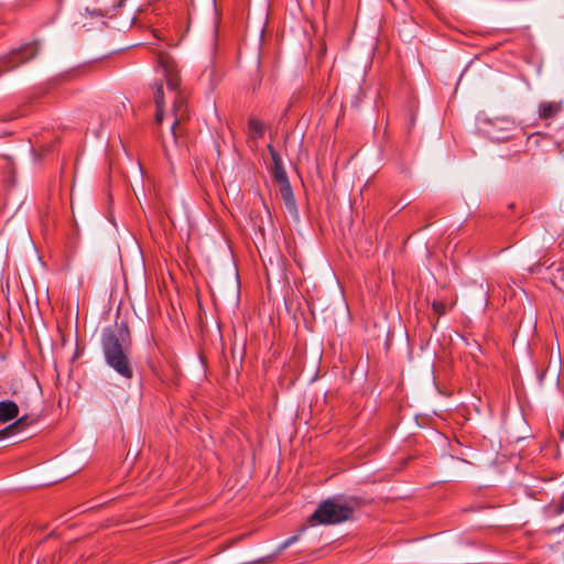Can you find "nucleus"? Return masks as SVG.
<instances>
[{"mask_svg":"<svg viewBox=\"0 0 564 564\" xmlns=\"http://www.w3.org/2000/svg\"><path fill=\"white\" fill-rule=\"evenodd\" d=\"M268 149L270 151V154H271V158H272V161H273V166L283 165L281 156L279 155L278 152H275L273 147L272 145H268Z\"/></svg>","mask_w":564,"mask_h":564,"instance_id":"obj_17","label":"nucleus"},{"mask_svg":"<svg viewBox=\"0 0 564 564\" xmlns=\"http://www.w3.org/2000/svg\"><path fill=\"white\" fill-rule=\"evenodd\" d=\"M101 348L106 364L123 379H132V337L127 319L116 321L113 327L102 329Z\"/></svg>","mask_w":564,"mask_h":564,"instance_id":"obj_1","label":"nucleus"},{"mask_svg":"<svg viewBox=\"0 0 564 564\" xmlns=\"http://www.w3.org/2000/svg\"><path fill=\"white\" fill-rule=\"evenodd\" d=\"M209 73V76L214 73V67H210V69H206L203 74V76H206V74Z\"/></svg>","mask_w":564,"mask_h":564,"instance_id":"obj_19","label":"nucleus"},{"mask_svg":"<svg viewBox=\"0 0 564 564\" xmlns=\"http://www.w3.org/2000/svg\"><path fill=\"white\" fill-rule=\"evenodd\" d=\"M552 264L549 269L552 270L550 275V281L554 285L556 290H558L564 295V268L561 265L554 268Z\"/></svg>","mask_w":564,"mask_h":564,"instance_id":"obj_10","label":"nucleus"},{"mask_svg":"<svg viewBox=\"0 0 564 564\" xmlns=\"http://www.w3.org/2000/svg\"><path fill=\"white\" fill-rule=\"evenodd\" d=\"M160 65L166 83L167 94L172 98L174 121L171 128L174 139H176L178 127L188 119L187 97L181 89V77L174 62L167 56H162L160 57Z\"/></svg>","mask_w":564,"mask_h":564,"instance_id":"obj_2","label":"nucleus"},{"mask_svg":"<svg viewBox=\"0 0 564 564\" xmlns=\"http://www.w3.org/2000/svg\"><path fill=\"white\" fill-rule=\"evenodd\" d=\"M279 189L289 214L294 218H299V209L290 182L279 185Z\"/></svg>","mask_w":564,"mask_h":564,"instance_id":"obj_6","label":"nucleus"},{"mask_svg":"<svg viewBox=\"0 0 564 564\" xmlns=\"http://www.w3.org/2000/svg\"><path fill=\"white\" fill-rule=\"evenodd\" d=\"M432 310L438 316H442L446 313V306L442 301H434L432 304Z\"/></svg>","mask_w":564,"mask_h":564,"instance_id":"obj_16","label":"nucleus"},{"mask_svg":"<svg viewBox=\"0 0 564 564\" xmlns=\"http://www.w3.org/2000/svg\"><path fill=\"white\" fill-rule=\"evenodd\" d=\"M15 433L14 425H8L7 427L0 430V440L11 436Z\"/></svg>","mask_w":564,"mask_h":564,"instance_id":"obj_18","label":"nucleus"},{"mask_svg":"<svg viewBox=\"0 0 564 564\" xmlns=\"http://www.w3.org/2000/svg\"><path fill=\"white\" fill-rule=\"evenodd\" d=\"M31 422L29 421L28 416H21L11 425H14V431L19 432L29 426Z\"/></svg>","mask_w":564,"mask_h":564,"instance_id":"obj_15","label":"nucleus"},{"mask_svg":"<svg viewBox=\"0 0 564 564\" xmlns=\"http://www.w3.org/2000/svg\"><path fill=\"white\" fill-rule=\"evenodd\" d=\"M249 132L252 133L254 139L262 138L264 134V127L261 120L257 118H249L248 120Z\"/></svg>","mask_w":564,"mask_h":564,"instance_id":"obj_12","label":"nucleus"},{"mask_svg":"<svg viewBox=\"0 0 564 564\" xmlns=\"http://www.w3.org/2000/svg\"><path fill=\"white\" fill-rule=\"evenodd\" d=\"M272 175L279 185L289 183V177L283 165L273 166Z\"/></svg>","mask_w":564,"mask_h":564,"instance_id":"obj_13","label":"nucleus"},{"mask_svg":"<svg viewBox=\"0 0 564 564\" xmlns=\"http://www.w3.org/2000/svg\"><path fill=\"white\" fill-rule=\"evenodd\" d=\"M153 99L156 106V112H155V121L158 123H161L163 120V108H164V85L162 82H155L153 84Z\"/></svg>","mask_w":564,"mask_h":564,"instance_id":"obj_8","label":"nucleus"},{"mask_svg":"<svg viewBox=\"0 0 564 564\" xmlns=\"http://www.w3.org/2000/svg\"><path fill=\"white\" fill-rule=\"evenodd\" d=\"M37 51H39V45L36 42L26 43V44L20 46L19 48L11 51L1 61L2 69H0V75H2L6 72L13 70L18 66L30 61L37 54Z\"/></svg>","mask_w":564,"mask_h":564,"instance_id":"obj_5","label":"nucleus"},{"mask_svg":"<svg viewBox=\"0 0 564 564\" xmlns=\"http://www.w3.org/2000/svg\"><path fill=\"white\" fill-rule=\"evenodd\" d=\"M354 507L341 503L337 498L323 500L317 509L310 516L311 525H334L352 519Z\"/></svg>","mask_w":564,"mask_h":564,"instance_id":"obj_3","label":"nucleus"},{"mask_svg":"<svg viewBox=\"0 0 564 564\" xmlns=\"http://www.w3.org/2000/svg\"><path fill=\"white\" fill-rule=\"evenodd\" d=\"M482 132L492 141L503 142L513 137L517 122L513 118L503 116L485 118L480 121Z\"/></svg>","mask_w":564,"mask_h":564,"instance_id":"obj_4","label":"nucleus"},{"mask_svg":"<svg viewBox=\"0 0 564 564\" xmlns=\"http://www.w3.org/2000/svg\"><path fill=\"white\" fill-rule=\"evenodd\" d=\"M305 531V528H301L299 533L295 534V535H292L290 538H288L285 541H283L280 545V550H284L286 547H289L290 545H292L293 543H295L299 539H300V535Z\"/></svg>","mask_w":564,"mask_h":564,"instance_id":"obj_14","label":"nucleus"},{"mask_svg":"<svg viewBox=\"0 0 564 564\" xmlns=\"http://www.w3.org/2000/svg\"><path fill=\"white\" fill-rule=\"evenodd\" d=\"M19 415V406L15 402L7 400L0 402V422L6 423Z\"/></svg>","mask_w":564,"mask_h":564,"instance_id":"obj_9","label":"nucleus"},{"mask_svg":"<svg viewBox=\"0 0 564 564\" xmlns=\"http://www.w3.org/2000/svg\"><path fill=\"white\" fill-rule=\"evenodd\" d=\"M6 165L3 166V175L4 182L8 186L15 185V167L13 165L12 160L9 156H6Z\"/></svg>","mask_w":564,"mask_h":564,"instance_id":"obj_11","label":"nucleus"},{"mask_svg":"<svg viewBox=\"0 0 564 564\" xmlns=\"http://www.w3.org/2000/svg\"><path fill=\"white\" fill-rule=\"evenodd\" d=\"M256 564H263L262 562H257Z\"/></svg>","mask_w":564,"mask_h":564,"instance_id":"obj_20","label":"nucleus"},{"mask_svg":"<svg viewBox=\"0 0 564 564\" xmlns=\"http://www.w3.org/2000/svg\"><path fill=\"white\" fill-rule=\"evenodd\" d=\"M563 110L562 101H542L539 105V118L543 120L554 119Z\"/></svg>","mask_w":564,"mask_h":564,"instance_id":"obj_7","label":"nucleus"}]
</instances>
